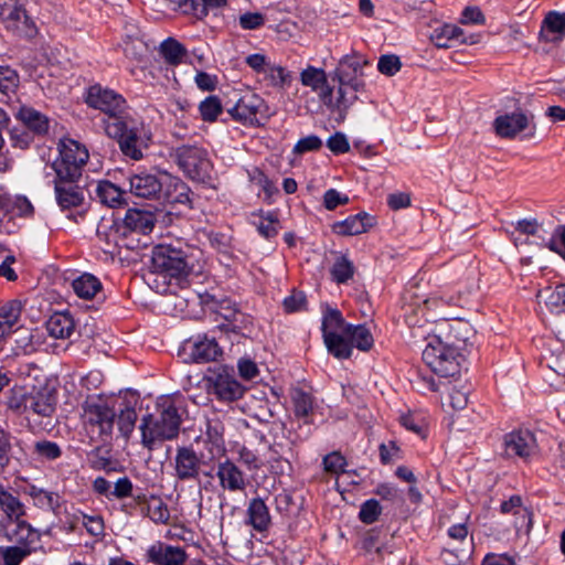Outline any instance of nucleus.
<instances>
[{
    "label": "nucleus",
    "instance_id": "4",
    "mask_svg": "<svg viewBox=\"0 0 565 565\" xmlns=\"http://www.w3.org/2000/svg\"><path fill=\"white\" fill-rule=\"evenodd\" d=\"M58 156L50 164L54 179H81L89 153L81 142L63 138L57 143Z\"/></svg>",
    "mask_w": 565,
    "mask_h": 565
},
{
    "label": "nucleus",
    "instance_id": "32",
    "mask_svg": "<svg viewBox=\"0 0 565 565\" xmlns=\"http://www.w3.org/2000/svg\"><path fill=\"white\" fill-rule=\"evenodd\" d=\"M46 330L55 339H68L75 330V322L68 312H55L46 321Z\"/></svg>",
    "mask_w": 565,
    "mask_h": 565
},
{
    "label": "nucleus",
    "instance_id": "43",
    "mask_svg": "<svg viewBox=\"0 0 565 565\" xmlns=\"http://www.w3.org/2000/svg\"><path fill=\"white\" fill-rule=\"evenodd\" d=\"M349 323L345 322L340 310L327 307L323 311L321 331L322 338L331 333H344V329Z\"/></svg>",
    "mask_w": 565,
    "mask_h": 565
},
{
    "label": "nucleus",
    "instance_id": "51",
    "mask_svg": "<svg viewBox=\"0 0 565 565\" xmlns=\"http://www.w3.org/2000/svg\"><path fill=\"white\" fill-rule=\"evenodd\" d=\"M122 50L127 57L139 61L147 52V45L140 38L128 35L122 41Z\"/></svg>",
    "mask_w": 565,
    "mask_h": 565
},
{
    "label": "nucleus",
    "instance_id": "35",
    "mask_svg": "<svg viewBox=\"0 0 565 565\" xmlns=\"http://www.w3.org/2000/svg\"><path fill=\"white\" fill-rule=\"evenodd\" d=\"M12 352L14 355H29L38 350L40 341L35 339L33 330L17 327L13 333Z\"/></svg>",
    "mask_w": 565,
    "mask_h": 565
},
{
    "label": "nucleus",
    "instance_id": "49",
    "mask_svg": "<svg viewBox=\"0 0 565 565\" xmlns=\"http://www.w3.org/2000/svg\"><path fill=\"white\" fill-rule=\"evenodd\" d=\"M382 513V507L376 499L364 501L359 511V520L364 524L375 523Z\"/></svg>",
    "mask_w": 565,
    "mask_h": 565
},
{
    "label": "nucleus",
    "instance_id": "48",
    "mask_svg": "<svg viewBox=\"0 0 565 565\" xmlns=\"http://www.w3.org/2000/svg\"><path fill=\"white\" fill-rule=\"evenodd\" d=\"M337 97H332V105L330 107H334L338 110H347L350 108L355 100L358 99V95L355 90H352L349 85H344L341 82H338Z\"/></svg>",
    "mask_w": 565,
    "mask_h": 565
},
{
    "label": "nucleus",
    "instance_id": "36",
    "mask_svg": "<svg viewBox=\"0 0 565 565\" xmlns=\"http://www.w3.org/2000/svg\"><path fill=\"white\" fill-rule=\"evenodd\" d=\"M99 201L109 207H119L126 203V192L110 181H100L96 188Z\"/></svg>",
    "mask_w": 565,
    "mask_h": 565
},
{
    "label": "nucleus",
    "instance_id": "2",
    "mask_svg": "<svg viewBox=\"0 0 565 565\" xmlns=\"http://www.w3.org/2000/svg\"><path fill=\"white\" fill-rule=\"evenodd\" d=\"M105 132L117 140L124 156L136 161L142 159L143 150L148 148L151 138L143 121L132 114L108 125Z\"/></svg>",
    "mask_w": 565,
    "mask_h": 565
},
{
    "label": "nucleus",
    "instance_id": "5",
    "mask_svg": "<svg viewBox=\"0 0 565 565\" xmlns=\"http://www.w3.org/2000/svg\"><path fill=\"white\" fill-rule=\"evenodd\" d=\"M85 103L88 107L100 110L107 116L104 119L105 130L111 122L120 121L132 114L121 94L100 84H94L86 89Z\"/></svg>",
    "mask_w": 565,
    "mask_h": 565
},
{
    "label": "nucleus",
    "instance_id": "21",
    "mask_svg": "<svg viewBox=\"0 0 565 565\" xmlns=\"http://www.w3.org/2000/svg\"><path fill=\"white\" fill-rule=\"evenodd\" d=\"M300 82L303 86L310 87L313 92H318L320 100L326 106L332 105L333 87L328 84L324 70L308 66L300 73Z\"/></svg>",
    "mask_w": 565,
    "mask_h": 565
},
{
    "label": "nucleus",
    "instance_id": "23",
    "mask_svg": "<svg viewBox=\"0 0 565 565\" xmlns=\"http://www.w3.org/2000/svg\"><path fill=\"white\" fill-rule=\"evenodd\" d=\"M530 120L522 111L498 116L493 121L495 134L502 138H514L529 127Z\"/></svg>",
    "mask_w": 565,
    "mask_h": 565
},
{
    "label": "nucleus",
    "instance_id": "64",
    "mask_svg": "<svg viewBox=\"0 0 565 565\" xmlns=\"http://www.w3.org/2000/svg\"><path fill=\"white\" fill-rule=\"evenodd\" d=\"M327 147L334 154L347 153L350 150L349 140L342 132H335L330 136L327 140Z\"/></svg>",
    "mask_w": 565,
    "mask_h": 565
},
{
    "label": "nucleus",
    "instance_id": "52",
    "mask_svg": "<svg viewBox=\"0 0 565 565\" xmlns=\"http://www.w3.org/2000/svg\"><path fill=\"white\" fill-rule=\"evenodd\" d=\"M258 233L269 239L275 237L279 231V221L275 212H267L257 224Z\"/></svg>",
    "mask_w": 565,
    "mask_h": 565
},
{
    "label": "nucleus",
    "instance_id": "10",
    "mask_svg": "<svg viewBox=\"0 0 565 565\" xmlns=\"http://www.w3.org/2000/svg\"><path fill=\"white\" fill-rule=\"evenodd\" d=\"M367 64L364 56L352 53L342 56L333 71L332 81L341 82L349 85L352 90H364L365 83L361 78L363 76V67Z\"/></svg>",
    "mask_w": 565,
    "mask_h": 565
},
{
    "label": "nucleus",
    "instance_id": "42",
    "mask_svg": "<svg viewBox=\"0 0 565 565\" xmlns=\"http://www.w3.org/2000/svg\"><path fill=\"white\" fill-rule=\"evenodd\" d=\"M159 53L167 64L179 65L186 54V49L173 38L166 39L159 46Z\"/></svg>",
    "mask_w": 565,
    "mask_h": 565
},
{
    "label": "nucleus",
    "instance_id": "61",
    "mask_svg": "<svg viewBox=\"0 0 565 565\" xmlns=\"http://www.w3.org/2000/svg\"><path fill=\"white\" fill-rule=\"evenodd\" d=\"M134 491V484L128 477H121L111 486V500H122L131 498Z\"/></svg>",
    "mask_w": 565,
    "mask_h": 565
},
{
    "label": "nucleus",
    "instance_id": "25",
    "mask_svg": "<svg viewBox=\"0 0 565 565\" xmlns=\"http://www.w3.org/2000/svg\"><path fill=\"white\" fill-rule=\"evenodd\" d=\"M540 38L546 43L559 42L565 38V11H550L542 21Z\"/></svg>",
    "mask_w": 565,
    "mask_h": 565
},
{
    "label": "nucleus",
    "instance_id": "44",
    "mask_svg": "<svg viewBox=\"0 0 565 565\" xmlns=\"http://www.w3.org/2000/svg\"><path fill=\"white\" fill-rule=\"evenodd\" d=\"M354 271L355 267L353 263L345 255H340L337 257L330 274L332 280L337 284H345L353 278Z\"/></svg>",
    "mask_w": 565,
    "mask_h": 565
},
{
    "label": "nucleus",
    "instance_id": "33",
    "mask_svg": "<svg viewBox=\"0 0 565 565\" xmlns=\"http://www.w3.org/2000/svg\"><path fill=\"white\" fill-rule=\"evenodd\" d=\"M0 210L10 218L14 216H28L33 212L31 202L25 196L0 194Z\"/></svg>",
    "mask_w": 565,
    "mask_h": 565
},
{
    "label": "nucleus",
    "instance_id": "1",
    "mask_svg": "<svg viewBox=\"0 0 565 565\" xmlns=\"http://www.w3.org/2000/svg\"><path fill=\"white\" fill-rule=\"evenodd\" d=\"M182 423L180 407L171 397H162L157 404V414H148L141 418L139 429L141 444L148 450L166 440L179 436Z\"/></svg>",
    "mask_w": 565,
    "mask_h": 565
},
{
    "label": "nucleus",
    "instance_id": "41",
    "mask_svg": "<svg viewBox=\"0 0 565 565\" xmlns=\"http://www.w3.org/2000/svg\"><path fill=\"white\" fill-rule=\"evenodd\" d=\"M74 292L83 299H92L102 290V282L92 274H83L72 282Z\"/></svg>",
    "mask_w": 565,
    "mask_h": 565
},
{
    "label": "nucleus",
    "instance_id": "18",
    "mask_svg": "<svg viewBox=\"0 0 565 565\" xmlns=\"http://www.w3.org/2000/svg\"><path fill=\"white\" fill-rule=\"evenodd\" d=\"M215 476L224 491L241 492L248 484L246 473L230 458L218 461Z\"/></svg>",
    "mask_w": 565,
    "mask_h": 565
},
{
    "label": "nucleus",
    "instance_id": "13",
    "mask_svg": "<svg viewBox=\"0 0 565 565\" xmlns=\"http://www.w3.org/2000/svg\"><path fill=\"white\" fill-rule=\"evenodd\" d=\"M204 455L199 456L192 447H178L174 457V477L180 481L199 480L201 468L210 462Z\"/></svg>",
    "mask_w": 565,
    "mask_h": 565
},
{
    "label": "nucleus",
    "instance_id": "50",
    "mask_svg": "<svg viewBox=\"0 0 565 565\" xmlns=\"http://www.w3.org/2000/svg\"><path fill=\"white\" fill-rule=\"evenodd\" d=\"M137 413L134 407L126 406L125 408H121L118 414V429L125 436L128 438L131 433L134 431L136 422H137Z\"/></svg>",
    "mask_w": 565,
    "mask_h": 565
},
{
    "label": "nucleus",
    "instance_id": "38",
    "mask_svg": "<svg viewBox=\"0 0 565 565\" xmlns=\"http://www.w3.org/2000/svg\"><path fill=\"white\" fill-rule=\"evenodd\" d=\"M324 345L332 356L338 360L350 359L352 355V345L349 338L343 332L331 333L323 337Z\"/></svg>",
    "mask_w": 565,
    "mask_h": 565
},
{
    "label": "nucleus",
    "instance_id": "56",
    "mask_svg": "<svg viewBox=\"0 0 565 565\" xmlns=\"http://www.w3.org/2000/svg\"><path fill=\"white\" fill-rule=\"evenodd\" d=\"M402 62L397 55L386 54L382 55L377 62V70L380 73L386 76H393L399 72Z\"/></svg>",
    "mask_w": 565,
    "mask_h": 565
},
{
    "label": "nucleus",
    "instance_id": "46",
    "mask_svg": "<svg viewBox=\"0 0 565 565\" xmlns=\"http://www.w3.org/2000/svg\"><path fill=\"white\" fill-rule=\"evenodd\" d=\"M20 84V77L15 70L9 65L0 64V93L6 96L14 94Z\"/></svg>",
    "mask_w": 565,
    "mask_h": 565
},
{
    "label": "nucleus",
    "instance_id": "31",
    "mask_svg": "<svg viewBox=\"0 0 565 565\" xmlns=\"http://www.w3.org/2000/svg\"><path fill=\"white\" fill-rule=\"evenodd\" d=\"M21 311L22 305L19 300H11L0 307V342L14 333Z\"/></svg>",
    "mask_w": 565,
    "mask_h": 565
},
{
    "label": "nucleus",
    "instance_id": "20",
    "mask_svg": "<svg viewBox=\"0 0 565 565\" xmlns=\"http://www.w3.org/2000/svg\"><path fill=\"white\" fill-rule=\"evenodd\" d=\"M147 558L154 565H184L188 555L183 547L158 542L147 550Z\"/></svg>",
    "mask_w": 565,
    "mask_h": 565
},
{
    "label": "nucleus",
    "instance_id": "47",
    "mask_svg": "<svg viewBox=\"0 0 565 565\" xmlns=\"http://www.w3.org/2000/svg\"><path fill=\"white\" fill-rule=\"evenodd\" d=\"M201 118L204 121L213 122L217 119L218 115L223 111V106L220 97L210 95L204 98L199 105Z\"/></svg>",
    "mask_w": 565,
    "mask_h": 565
},
{
    "label": "nucleus",
    "instance_id": "45",
    "mask_svg": "<svg viewBox=\"0 0 565 565\" xmlns=\"http://www.w3.org/2000/svg\"><path fill=\"white\" fill-rule=\"evenodd\" d=\"M291 398L294 403L295 415L298 418L307 419L313 409V398L311 394L297 388L292 392ZM305 422L307 423V420Z\"/></svg>",
    "mask_w": 565,
    "mask_h": 565
},
{
    "label": "nucleus",
    "instance_id": "62",
    "mask_svg": "<svg viewBox=\"0 0 565 565\" xmlns=\"http://www.w3.org/2000/svg\"><path fill=\"white\" fill-rule=\"evenodd\" d=\"M322 147V140L316 135H309L297 141L294 153L303 154L309 151H318Z\"/></svg>",
    "mask_w": 565,
    "mask_h": 565
},
{
    "label": "nucleus",
    "instance_id": "57",
    "mask_svg": "<svg viewBox=\"0 0 565 565\" xmlns=\"http://www.w3.org/2000/svg\"><path fill=\"white\" fill-rule=\"evenodd\" d=\"M32 548L22 546H9L2 552L4 565H20L24 557L30 555Z\"/></svg>",
    "mask_w": 565,
    "mask_h": 565
},
{
    "label": "nucleus",
    "instance_id": "54",
    "mask_svg": "<svg viewBox=\"0 0 565 565\" xmlns=\"http://www.w3.org/2000/svg\"><path fill=\"white\" fill-rule=\"evenodd\" d=\"M9 134L12 147L20 149H26L34 137L23 125L11 128Z\"/></svg>",
    "mask_w": 565,
    "mask_h": 565
},
{
    "label": "nucleus",
    "instance_id": "30",
    "mask_svg": "<svg viewBox=\"0 0 565 565\" xmlns=\"http://www.w3.org/2000/svg\"><path fill=\"white\" fill-rule=\"evenodd\" d=\"M430 41L439 49L450 47L454 43H467L463 31L454 24H440L433 29Z\"/></svg>",
    "mask_w": 565,
    "mask_h": 565
},
{
    "label": "nucleus",
    "instance_id": "19",
    "mask_svg": "<svg viewBox=\"0 0 565 565\" xmlns=\"http://www.w3.org/2000/svg\"><path fill=\"white\" fill-rule=\"evenodd\" d=\"M503 444L508 456H518L523 459L530 458L537 449L535 436L527 429L513 430L507 434Z\"/></svg>",
    "mask_w": 565,
    "mask_h": 565
},
{
    "label": "nucleus",
    "instance_id": "55",
    "mask_svg": "<svg viewBox=\"0 0 565 565\" xmlns=\"http://www.w3.org/2000/svg\"><path fill=\"white\" fill-rule=\"evenodd\" d=\"M34 451L38 456L46 460H55L62 455L60 446L56 443L50 440H41L35 443Z\"/></svg>",
    "mask_w": 565,
    "mask_h": 565
},
{
    "label": "nucleus",
    "instance_id": "24",
    "mask_svg": "<svg viewBox=\"0 0 565 565\" xmlns=\"http://www.w3.org/2000/svg\"><path fill=\"white\" fill-rule=\"evenodd\" d=\"M374 224V218L366 212L350 215L343 221L335 222L332 231L342 236H352L365 233Z\"/></svg>",
    "mask_w": 565,
    "mask_h": 565
},
{
    "label": "nucleus",
    "instance_id": "28",
    "mask_svg": "<svg viewBox=\"0 0 565 565\" xmlns=\"http://www.w3.org/2000/svg\"><path fill=\"white\" fill-rule=\"evenodd\" d=\"M17 118L33 136H43L49 131V118L32 107L22 106L17 114Z\"/></svg>",
    "mask_w": 565,
    "mask_h": 565
},
{
    "label": "nucleus",
    "instance_id": "11",
    "mask_svg": "<svg viewBox=\"0 0 565 565\" xmlns=\"http://www.w3.org/2000/svg\"><path fill=\"white\" fill-rule=\"evenodd\" d=\"M182 353L186 362L207 363L216 361L223 351L214 338L198 334L183 342Z\"/></svg>",
    "mask_w": 565,
    "mask_h": 565
},
{
    "label": "nucleus",
    "instance_id": "6",
    "mask_svg": "<svg viewBox=\"0 0 565 565\" xmlns=\"http://www.w3.org/2000/svg\"><path fill=\"white\" fill-rule=\"evenodd\" d=\"M458 350L455 343H445L434 337L423 351V360L434 373L443 377L455 376L460 372L462 358Z\"/></svg>",
    "mask_w": 565,
    "mask_h": 565
},
{
    "label": "nucleus",
    "instance_id": "53",
    "mask_svg": "<svg viewBox=\"0 0 565 565\" xmlns=\"http://www.w3.org/2000/svg\"><path fill=\"white\" fill-rule=\"evenodd\" d=\"M379 452L383 465L394 463L403 458V451L395 440L382 443L379 447Z\"/></svg>",
    "mask_w": 565,
    "mask_h": 565
},
{
    "label": "nucleus",
    "instance_id": "22",
    "mask_svg": "<svg viewBox=\"0 0 565 565\" xmlns=\"http://www.w3.org/2000/svg\"><path fill=\"white\" fill-rule=\"evenodd\" d=\"M161 198L169 204H181L189 209H193L195 194L185 182L179 178L166 174V184L163 186Z\"/></svg>",
    "mask_w": 565,
    "mask_h": 565
},
{
    "label": "nucleus",
    "instance_id": "40",
    "mask_svg": "<svg viewBox=\"0 0 565 565\" xmlns=\"http://www.w3.org/2000/svg\"><path fill=\"white\" fill-rule=\"evenodd\" d=\"M28 494L32 498L33 504L41 510L56 512L60 508V495L56 492L32 484L28 489Z\"/></svg>",
    "mask_w": 565,
    "mask_h": 565
},
{
    "label": "nucleus",
    "instance_id": "14",
    "mask_svg": "<svg viewBox=\"0 0 565 565\" xmlns=\"http://www.w3.org/2000/svg\"><path fill=\"white\" fill-rule=\"evenodd\" d=\"M207 392L220 402H234L243 397L245 387L235 375L225 370L214 372L206 377Z\"/></svg>",
    "mask_w": 565,
    "mask_h": 565
},
{
    "label": "nucleus",
    "instance_id": "27",
    "mask_svg": "<svg viewBox=\"0 0 565 565\" xmlns=\"http://www.w3.org/2000/svg\"><path fill=\"white\" fill-rule=\"evenodd\" d=\"M246 524L250 525L256 532H266L271 523L269 509L260 498H254L248 502L246 510Z\"/></svg>",
    "mask_w": 565,
    "mask_h": 565
},
{
    "label": "nucleus",
    "instance_id": "17",
    "mask_svg": "<svg viewBox=\"0 0 565 565\" xmlns=\"http://www.w3.org/2000/svg\"><path fill=\"white\" fill-rule=\"evenodd\" d=\"M166 175L159 178L157 174L141 172L130 177L129 190L132 195L140 199L158 200L161 199Z\"/></svg>",
    "mask_w": 565,
    "mask_h": 565
},
{
    "label": "nucleus",
    "instance_id": "60",
    "mask_svg": "<svg viewBox=\"0 0 565 565\" xmlns=\"http://www.w3.org/2000/svg\"><path fill=\"white\" fill-rule=\"evenodd\" d=\"M347 466L345 458L338 451H333L323 458V467L327 472L339 475L344 472Z\"/></svg>",
    "mask_w": 565,
    "mask_h": 565
},
{
    "label": "nucleus",
    "instance_id": "26",
    "mask_svg": "<svg viewBox=\"0 0 565 565\" xmlns=\"http://www.w3.org/2000/svg\"><path fill=\"white\" fill-rule=\"evenodd\" d=\"M119 223L118 221H114L111 225H107L105 223H100L97 226L96 235L99 242L105 244L103 247L107 252H113L111 248L115 247H125L127 249H134L136 246L131 242L127 241L125 235L118 231Z\"/></svg>",
    "mask_w": 565,
    "mask_h": 565
},
{
    "label": "nucleus",
    "instance_id": "12",
    "mask_svg": "<svg viewBox=\"0 0 565 565\" xmlns=\"http://www.w3.org/2000/svg\"><path fill=\"white\" fill-rule=\"evenodd\" d=\"M0 19L7 29L20 36L32 38L36 33L34 22L26 15L18 0H0Z\"/></svg>",
    "mask_w": 565,
    "mask_h": 565
},
{
    "label": "nucleus",
    "instance_id": "63",
    "mask_svg": "<svg viewBox=\"0 0 565 565\" xmlns=\"http://www.w3.org/2000/svg\"><path fill=\"white\" fill-rule=\"evenodd\" d=\"M440 557L446 565H460L469 557V551L445 547Z\"/></svg>",
    "mask_w": 565,
    "mask_h": 565
},
{
    "label": "nucleus",
    "instance_id": "15",
    "mask_svg": "<svg viewBox=\"0 0 565 565\" xmlns=\"http://www.w3.org/2000/svg\"><path fill=\"white\" fill-rule=\"evenodd\" d=\"M157 222L156 215L146 210L128 209L125 216L118 220V231L122 233L128 241L132 234L148 235L152 232Z\"/></svg>",
    "mask_w": 565,
    "mask_h": 565
},
{
    "label": "nucleus",
    "instance_id": "29",
    "mask_svg": "<svg viewBox=\"0 0 565 565\" xmlns=\"http://www.w3.org/2000/svg\"><path fill=\"white\" fill-rule=\"evenodd\" d=\"M7 537L22 547H30L40 541V533L26 521L19 519L7 527Z\"/></svg>",
    "mask_w": 565,
    "mask_h": 565
},
{
    "label": "nucleus",
    "instance_id": "9",
    "mask_svg": "<svg viewBox=\"0 0 565 565\" xmlns=\"http://www.w3.org/2000/svg\"><path fill=\"white\" fill-rule=\"evenodd\" d=\"M268 107L265 100L257 94L243 95L228 110L237 121L248 126H259L268 117Z\"/></svg>",
    "mask_w": 565,
    "mask_h": 565
},
{
    "label": "nucleus",
    "instance_id": "3",
    "mask_svg": "<svg viewBox=\"0 0 565 565\" xmlns=\"http://www.w3.org/2000/svg\"><path fill=\"white\" fill-rule=\"evenodd\" d=\"M83 422L92 439H111L117 413L110 401L102 395L88 396L83 404Z\"/></svg>",
    "mask_w": 565,
    "mask_h": 565
},
{
    "label": "nucleus",
    "instance_id": "39",
    "mask_svg": "<svg viewBox=\"0 0 565 565\" xmlns=\"http://www.w3.org/2000/svg\"><path fill=\"white\" fill-rule=\"evenodd\" d=\"M0 508L10 522L21 519L25 514V507L20 499L0 484Z\"/></svg>",
    "mask_w": 565,
    "mask_h": 565
},
{
    "label": "nucleus",
    "instance_id": "8",
    "mask_svg": "<svg viewBox=\"0 0 565 565\" xmlns=\"http://www.w3.org/2000/svg\"><path fill=\"white\" fill-rule=\"evenodd\" d=\"M152 264L156 270L174 278L186 276L191 269L185 253L170 245L154 247Z\"/></svg>",
    "mask_w": 565,
    "mask_h": 565
},
{
    "label": "nucleus",
    "instance_id": "58",
    "mask_svg": "<svg viewBox=\"0 0 565 565\" xmlns=\"http://www.w3.org/2000/svg\"><path fill=\"white\" fill-rule=\"evenodd\" d=\"M263 74L269 79L270 85L276 87H281L291 79L290 74L284 67L271 63Z\"/></svg>",
    "mask_w": 565,
    "mask_h": 565
},
{
    "label": "nucleus",
    "instance_id": "16",
    "mask_svg": "<svg viewBox=\"0 0 565 565\" xmlns=\"http://www.w3.org/2000/svg\"><path fill=\"white\" fill-rule=\"evenodd\" d=\"M79 179H53L55 200L62 210L82 206L85 190L78 185Z\"/></svg>",
    "mask_w": 565,
    "mask_h": 565
},
{
    "label": "nucleus",
    "instance_id": "37",
    "mask_svg": "<svg viewBox=\"0 0 565 565\" xmlns=\"http://www.w3.org/2000/svg\"><path fill=\"white\" fill-rule=\"evenodd\" d=\"M344 334L349 338L352 349L356 348L360 351L367 352L374 344V339L365 324H348L344 329Z\"/></svg>",
    "mask_w": 565,
    "mask_h": 565
},
{
    "label": "nucleus",
    "instance_id": "7",
    "mask_svg": "<svg viewBox=\"0 0 565 565\" xmlns=\"http://www.w3.org/2000/svg\"><path fill=\"white\" fill-rule=\"evenodd\" d=\"M174 157L180 169L192 180L204 181L209 178L212 166L203 148L182 145L174 149Z\"/></svg>",
    "mask_w": 565,
    "mask_h": 565
},
{
    "label": "nucleus",
    "instance_id": "34",
    "mask_svg": "<svg viewBox=\"0 0 565 565\" xmlns=\"http://www.w3.org/2000/svg\"><path fill=\"white\" fill-rule=\"evenodd\" d=\"M223 425L217 419H209L206 422V430L204 443L209 446L210 460H214L217 456L225 451L223 439Z\"/></svg>",
    "mask_w": 565,
    "mask_h": 565
},
{
    "label": "nucleus",
    "instance_id": "59",
    "mask_svg": "<svg viewBox=\"0 0 565 565\" xmlns=\"http://www.w3.org/2000/svg\"><path fill=\"white\" fill-rule=\"evenodd\" d=\"M35 414L41 416H50L54 412V405L51 398L44 394H38L30 398V405L28 406Z\"/></svg>",
    "mask_w": 565,
    "mask_h": 565
}]
</instances>
